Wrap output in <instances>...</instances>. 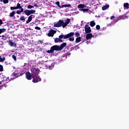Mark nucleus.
Returning a JSON list of instances; mask_svg holds the SVG:
<instances>
[{"mask_svg":"<svg viewBox=\"0 0 129 129\" xmlns=\"http://www.w3.org/2000/svg\"><path fill=\"white\" fill-rule=\"evenodd\" d=\"M0 71L2 72L3 71H4V68L3 67V66L0 64Z\"/></svg>","mask_w":129,"mask_h":129,"instance_id":"29","label":"nucleus"},{"mask_svg":"<svg viewBox=\"0 0 129 129\" xmlns=\"http://www.w3.org/2000/svg\"><path fill=\"white\" fill-rule=\"evenodd\" d=\"M24 13L26 16H30L31 15V13H30V10H25L24 11Z\"/></svg>","mask_w":129,"mask_h":129,"instance_id":"14","label":"nucleus"},{"mask_svg":"<svg viewBox=\"0 0 129 129\" xmlns=\"http://www.w3.org/2000/svg\"><path fill=\"white\" fill-rule=\"evenodd\" d=\"M38 43H43V42H42V41H41V40H39V41H38Z\"/></svg>","mask_w":129,"mask_h":129,"instance_id":"41","label":"nucleus"},{"mask_svg":"<svg viewBox=\"0 0 129 129\" xmlns=\"http://www.w3.org/2000/svg\"><path fill=\"white\" fill-rule=\"evenodd\" d=\"M123 7H124V10H125V9L128 10V9H129V4H128V3H124L123 4Z\"/></svg>","mask_w":129,"mask_h":129,"instance_id":"12","label":"nucleus"},{"mask_svg":"<svg viewBox=\"0 0 129 129\" xmlns=\"http://www.w3.org/2000/svg\"><path fill=\"white\" fill-rule=\"evenodd\" d=\"M20 21H23V22H25V17L24 16H21L20 18Z\"/></svg>","mask_w":129,"mask_h":129,"instance_id":"19","label":"nucleus"},{"mask_svg":"<svg viewBox=\"0 0 129 129\" xmlns=\"http://www.w3.org/2000/svg\"><path fill=\"white\" fill-rule=\"evenodd\" d=\"M3 25V20L0 19V25Z\"/></svg>","mask_w":129,"mask_h":129,"instance_id":"38","label":"nucleus"},{"mask_svg":"<svg viewBox=\"0 0 129 129\" xmlns=\"http://www.w3.org/2000/svg\"><path fill=\"white\" fill-rule=\"evenodd\" d=\"M85 30L86 33H90V32H91V29L90 28V27L87 25L85 26Z\"/></svg>","mask_w":129,"mask_h":129,"instance_id":"8","label":"nucleus"},{"mask_svg":"<svg viewBox=\"0 0 129 129\" xmlns=\"http://www.w3.org/2000/svg\"><path fill=\"white\" fill-rule=\"evenodd\" d=\"M0 1L3 2L4 4H8L9 0H0Z\"/></svg>","mask_w":129,"mask_h":129,"instance_id":"23","label":"nucleus"},{"mask_svg":"<svg viewBox=\"0 0 129 129\" xmlns=\"http://www.w3.org/2000/svg\"><path fill=\"white\" fill-rule=\"evenodd\" d=\"M8 79H9V78H8H8H7V80H6V81H8Z\"/></svg>","mask_w":129,"mask_h":129,"instance_id":"45","label":"nucleus"},{"mask_svg":"<svg viewBox=\"0 0 129 129\" xmlns=\"http://www.w3.org/2000/svg\"><path fill=\"white\" fill-rule=\"evenodd\" d=\"M92 38V34L89 33L86 36V39L87 40H89V39H91Z\"/></svg>","mask_w":129,"mask_h":129,"instance_id":"13","label":"nucleus"},{"mask_svg":"<svg viewBox=\"0 0 129 129\" xmlns=\"http://www.w3.org/2000/svg\"><path fill=\"white\" fill-rule=\"evenodd\" d=\"M72 36H74V32H71L66 35H60L59 36V39H68V38H70V37H72Z\"/></svg>","mask_w":129,"mask_h":129,"instance_id":"5","label":"nucleus"},{"mask_svg":"<svg viewBox=\"0 0 129 129\" xmlns=\"http://www.w3.org/2000/svg\"><path fill=\"white\" fill-rule=\"evenodd\" d=\"M27 8H28V9H33V8H34V7L32 6L31 5H28Z\"/></svg>","mask_w":129,"mask_h":129,"instance_id":"31","label":"nucleus"},{"mask_svg":"<svg viewBox=\"0 0 129 129\" xmlns=\"http://www.w3.org/2000/svg\"><path fill=\"white\" fill-rule=\"evenodd\" d=\"M90 1H93V0H90Z\"/></svg>","mask_w":129,"mask_h":129,"instance_id":"47","label":"nucleus"},{"mask_svg":"<svg viewBox=\"0 0 129 129\" xmlns=\"http://www.w3.org/2000/svg\"><path fill=\"white\" fill-rule=\"evenodd\" d=\"M54 34H56V31L53 30H50L47 35L48 37H53Z\"/></svg>","mask_w":129,"mask_h":129,"instance_id":"7","label":"nucleus"},{"mask_svg":"<svg viewBox=\"0 0 129 129\" xmlns=\"http://www.w3.org/2000/svg\"><path fill=\"white\" fill-rule=\"evenodd\" d=\"M55 5H57V7H58V8H60V9H63V8H70V7H71V5L70 4L60 6V2L58 1L55 3Z\"/></svg>","mask_w":129,"mask_h":129,"instance_id":"6","label":"nucleus"},{"mask_svg":"<svg viewBox=\"0 0 129 129\" xmlns=\"http://www.w3.org/2000/svg\"><path fill=\"white\" fill-rule=\"evenodd\" d=\"M15 15H16V12L15 11H13V12L10 13V14L9 15V17H10L11 18H13V17H14V16H15Z\"/></svg>","mask_w":129,"mask_h":129,"instance_id":"15","label":"nucleus"},{"mask_svg":"<svg viewBox=\"0 0 129 129\" xmlns=\"http://www.w3.org/2000/svg\"><path fill=\"white\" fill-rule=\"evenodd\" d=\"M80 11L83 12V13H86V12H88V9H81Z\"/></svg>","mask_w":129,"mask_h":129,"instance_id":"21","label":"nucleus"},{"mask_svg":"<svg viewBox=\"0 0 129 129\" xmlns=\"http://www.w3.org/2000/svg\"><path fill=\"white\" fill-rule=\"evenodd\" d=\"M114 16H112L111 17V20H112V19H114Z\"/></svg>","mask_w":129,"mask_h":129,"instance_id":"42","label":"nucleus"},{"mask_svg":"<svg viewBox=\"0 0 129 129\" xmlns=\"http://www.w3.org/2000/svg\"><path fill=\"white\" fill-rule=\"evenodd\" d=\"M125 17H126V16H122L121 17V19H124V18H125Z\"/></svg>","mask_w":129,"mask_h":129,"instance_id":"40","label":"nucleus"},{"mask_svg":"<svg viewBox=\"0 0 129 129\" xmlns=\"http://www.w3.org/2000/svg\"><path fill=\"white\" fill-rule=\"evenodd\" d=\"M6 30L5 28L0 29V34H2V33H5L6 32Z\"/></svg>","mask_w":129,"mask_h":129,"instance_id":"20","label":"nucleus"},{"mask_svg":"<svg viewBox=\"0 0 129 129\" xmlns=\"http://www.w3.org/2000/svg\"><path fill=\"white\" fill-rule=\"evenodd\" d=\"M16 8L17 9H22V6H21V4H20L19 3H18Z\"/></svg>","mask_w":129,"mask_h":129,"instance_id":"22","label":"nucleus"},{"mask_svg":"<svg viewBox=\"0 0 129 129\" xmlns=\"http://www.w3.org/2000/svg\"><path fill=\"white\" fill-rule=\"evenodd\" d=\"M10 9L11 10V11H13V10H18L17 8V7H12L10 8Z\"/></svg>","mask_w":129,"mask_h":129,"instance_id":"30","label":"nucleus"},{"mask_svg":"<svg viewBox=\"0 0 129 129\" xmlns=\"http://www.w3.org/2000/svg\"><path fill=\"white\" fill-rule=\"evenodd\" d=\"M21 11H17L16 13L17 14V15H21Z\"/></svg>","mask_w":129,"mask_h":129,"instance_id":"36","label":"nucleus"},{"mask_svg":"<svg viewBox=\"0 0 129 129\" xmlns=\"http://www.w3.org/2000/svg\"><path fill=\"white\" fill-rule=\"evenodd\" d=\"M33 17H34V15H31L28 17V20L26 21V24H29V23H30L32 21Z\"/></svg>","mask_w":129,"mask_h":129,"instance_id":"10","label":"nucleus"},{"mask_svg":"<svg viewBox=\"0 0 129 129\" xmlns=\"http://www.w3.org/2000/svg\"><path fill=\"white\" fill-rule=\"evenodd\" d=\"M66 45H67L66 43H63L61 45H60V46L54 45L51 47L49 50L47 51V53H53L54 50L55 51H61V50H62L64 47H66Z\"/></svg>","mask_w":129,"mask_h":129,"instance_id":"3","label":"nucleus"},{"mask_svg":"<svg viewBox=\"0 0 129 129\" xmlns=\"http://www.w3.org/2000/svg\"><path fill=\"white\" fill-rule=\"evenodd\" d=\"M75 35H76V37H79L80 36V34L78 32L76 33Z\"/></svg>","mask_w":129,"mask_h":129,"instance_id":"32","label":"nucleus"},{"mask_svg":"<svg viewBox=\"0 0 129 129\" xmlns=\"http://www.w3.org/2000/svg\"><path fill=\"white\" fill-rule=\"evenodd\" d=\"M109 8V5H105L104 7H102L103 11H105V10H107Z\"/></svg>","mask_w":129,"mask_h":129,"instance_id":"16","label":"nucleus"},{"mask_svg":"<svg viewBox=\"0 0 129 129\" xmlns=\"http://www.w3.org/2000/svg\"><path fill=\"white\" fill-rule=\"evenodd\" d=\"M110 25H112V22H111V23H110Z\"/></svg>","mask_w":129,"mask_h":129,"instance_id":"46","label":"nucleus"},{"mask_svg":"<svg viewBox=\"0 0 129 129\" xmlns=\"http://www.w3.org/2000/svg\"><path fill=\"white\" fill-rule=\"evenodd\" d=\"M1 84H2V82H0V85H1ZM2 87H1V86H0V89H2Z\"/></svg>","mask_w":129,"mask_h":129,"instance_id":"43","label":"nucleus"},{"mask_svg":"<svg viewBox=\"0 0 129 129\" xmlns=\"http://www.w3.org/2000/svg\"><path fill=\"white\" fill-rule=\"evenodd\" d=\"M2 37H3L2 39L3 40H7V37H6L5 35H3Z\"/></svg>","mask_w":129,"mask_h":129,"instance_id":"33","label":"nucleus"},{"mask_svg":"<svg viewBox=\"0 0 129 129\" xmlns=\"http://www.w3.org/2000/svg\"><path fill=\"white\" fill-rule=\"evenodd\" d=\"M5 60H6V58L5 57L2 58V56H0V62H4Z\"/></svg>","mask_w":129,"mask_h":129,"instance_id":"25","label":"nucleus"},{"mask_svg":"<svg viewBox=\"0 0 129 129\" xmlns=\"http://www.w3.org/2000/svg\"><path fill=\"white\" fill-rule=\"evenodd\" d=\"M69 38V41H74V37H73V36H71Z\"/></svg>","mask_w":129,"mask_h":129,"instance_id":"24","label":"nucleus"},{"mask_svg":"<svg viewBox=\"0 0 129 129\" xmlns=\"http://www.w3.org/2000/svg\"><path fill=\"white\" fill-rule=\"evenodd\" d=\"M59 42H60V43H63V40L59 39Z\"/></svg>","mask_w":129,"mask_h":129,"instance_id":"39","label":"nucleus"},{"mask_svg":"<svg viewBox=\"0 0 129 129\" xmlns=\"http://www.w3.org/2000/svg\"><path fill=\"white\" fill-rule=\"evenodd\" d=\"M49 69H52V68H51V67H49Z\"/></svg>","mask_w":129,"mask_h":129,"instance_id":"44","label":"nucleus"},{"mask_svg":"<svg viewBox=\"0 0 129 129\" xmlns=\"http://www.w3.org/2000/svg\"><path fill=\"white\" fill-rule=\"evenodd\" d=\"M96 28L97 30H99V29H100V26L99 25H97L96 26Z\"/></svg>","mask_w":129,"mask_h":129,"instance_id":"34","label":"nucleus"},{"mask_svg":"<svg viewBox=\"0 0 129 129\" xmlns=\"http://www.w3.org/2000/svg\"><path fill=\"white\" fill-rule=\"evenodd\" d=\"M90 25L91 27H94L95 26V22L94 21H91Z\"/></svg>","mask_w":129,"mask_h":129,"instance_id":"18","label":"nucleus"},{"mask_svg":"<svg viewBox=\"0 0 129 129\" xmlns=\"http://www.w3.org/2000/svg\"><path fill=\"white\" fill-rule=\"evenodd\" d=\"M12 58L14 59V61H17V56H16L15 55H12Z\"/></svg>","mask_w":129,"mask_h":129,"instance_id":"27","label":"nucleus"},{"mask_svg":"<svg viewBox=\"0 0 129 129\" xmlns=\"http://www.w3.org/2000/svg\"><path fill=\"white\" fill-rule=\"evenodd\" d=\"M81 37H79L76 38V42L77 43H79V42H81Z\"/></svg>","mask_w":129,"mask_h":129,"instance_id":"17","label":"nucleus"},{"mask_svg":"<svg viewBox=\"0 0 129 129\" xmlns=\"http://www.w3.org/2000/svg\"><path fill=\"white\" fill-rule=\"evenodd\" d=\"M20 9H21L20 12H21V13H23V12H24V9L22 8V7H21V8H20Z\"/></svg>","mask_w":129,"mask_h":129,"instance_id":"37","label":"nucleus"},{"mask_svg":"<svg viewBox=\"0 0 129 129\" xmlns=\"http://www.w3.org/2000/svg\"><path fill=\"white\" fill-rule=\"evenodd\" d=\"M39 72H40L39 69L32 68L31 69V74L29 72L26 73L27 79H28V80H31L32 77L33 79L32 81L34 83L39 82V81H41V78L38 76V75H39Z\"/></svg>","mask_w":129,"mask_h":129,"instance_id":"1","label":"nucleus"},{"mask_svg":"<svg viewBox=\"0 0 129 129\" xmlns=\"http://www.w3.org/2000/svg\"><path fill=\"white\" fill-rule=\"evenodd\" d=\"M59 39L60 38H55V39H54L55 43H58L59 41Z\"/></svg>","mask_w":129,"mask_h":129,"instance_id":"26","label":"nucleus"},{"mask_svg":"<svg viewBox=\"0 0 129 129\" xmlns=\"http://www.w3.org/2000/svg\"><path fill=\"white\" fill-rule=\"evenodd\" d=\"M8 43H9V45H10L11 47H14H14H17V44L13 42L12 40H9L8 41Z\"/></svg>","mask_w":129,"mask_h":129,"instance_id":"9","label":"nucleus"},{"mask_svg":"<svg viewBox=\"0 0 129 129\" xmlns=\"http://www.w3.org/2000/svg\"><path fill=\"white\" fill-rule=\"evenodd\" d=\"M70 23V19L69 18L67 19V20L64 22L63 20H59V21L54 24V27L55 28H59L60 27H62V28H66Z\"/></svg>","mask_w":129,"mask_h":129,"instance_id":"2","label":"nucleus"},{"mask_svg":"<svg viewBox=\"0 0 129 129\" xmlns=\"http://www.w3.org/2000/svg\"><path fill=\"white\" fill-rule=\"evenodd\" d=\"M29 12L30 13V15L31 14H35V13H36V11L35 10H29Z\"/></svg>","mask_w":129,"mask_h":129,"instance_id":"28","label":"nucleus"},{"mask_svg":"<svg viewBox=\"0 0 129 129\" xmlns=\"http://www.w3.org/2000/svg\"><path fill=\"white\" fill-rule=\"evenodd\" d=\"M86 7V5L83 4H80L78 6V9H85Z\"/></svg>","mask_w":129,"mask_h":129,"instance_id":"11","label":"nucleus"},{"mask_svg":"<svg viewBox=\"0 0 129 129\" xmlns=\"http://www.w3.org/2000/svg\"><path fill=\"white\" fill-rule=\"evenodd\" d=\"M25 72H26L25 69H18L15 72V73L12 74V76L14 77H19V76H20V75H23Z\"/></svg>","mask_w":129,"mask_h":129,"instance_id":"4","label":"nucleus"},{"mask_svg":"<svg viewBox=\"0 0 129 129\" xmlns=\"http://www.w3.org/2000/svg\"><path fill=\"white\" fill-rule=\"evenodd\" d=\"M35 29H36V30H41V28L38 26L35 27Z\"/></svg>","mask_w":129,"mask_h":129,"instance_id":"35","label":"nucleus"}]
</instances>
